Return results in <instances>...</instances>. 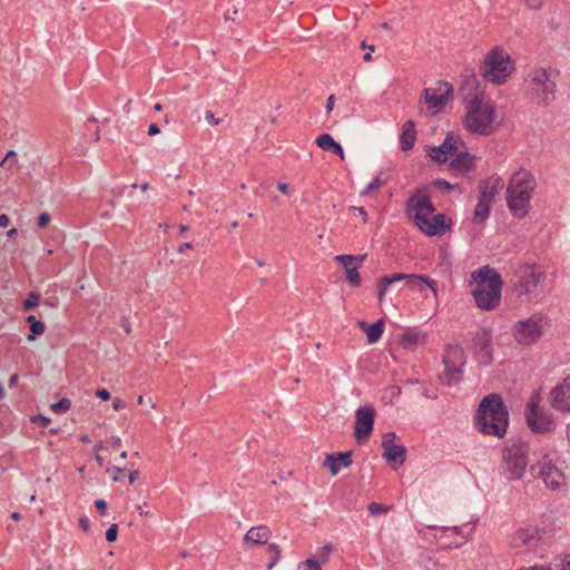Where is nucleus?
Masks as SVG:
<instances>
[{
    "mask_svg": "<svg viewBox=\"0 0 570 570\" xmlns=\"http://www.w3.org/2000/svg\"><path fill=\"white\" fill-rule=\"evenodd\" d=\"M471 294L476 306L483 311H492L499 304V273L489 265L471 273L469 282Z\"/></svg>",
    "mask_w": 570,
    "mask_h": 570,
    "instance_id": "1",
    "label": "nucleus"
},
{
    "mask_svg": "<svg viewBox=\"0 0 570 570\" xmlns=\"http://www.w3.org/2000/svg\"><path fill=\"white\" fill-rule=\"evenodd\" d=\"M535 187L537 180L531 173L520 170L512 175L507 188V205L514 217L522 218L529 213Z\"/></svg>",
    "mask_w": 570,
    "mask_h": 570,
    "instance_id": "2",
    "label": "nucleus"
},
{
    "mask_svg": "<svg viewBox=\"0 0 570 570\" xmlns=\"http://www.w3.org/2000/svg\"><path fill=\"white\" fill-rule=\"evenodd\" d=\"M407 212L420 230L428 236L442 235L448 229L445 225V215H434L435 207L428 195H413L407 202Z\"/></svg>",
    "mask_w": 570,
    "mask_h": 570,
    "instance_id": "3",
    "label": "nucleus"
},
{
    "mask_svg": "<svg viewBox=\"0 0 570 570\" xmlns=\"http://www.w3.org/2000/svg\"><path fill=\"white\" fill-rule=\"evenodd\" d=\"M465 108L464 128L472 134H490L495 110L494 105L485 98L474 97Z\"/></svg>",
    "mask_w": 570,
    "mask_h": 570,
    "instance_id": "4",
    "label": "nucleus"
},
{
    "mask_svg": "<svg viewBox=\"0 0 570 570\" xmlns=\"http://www.w3.org/2000/svg\"><path fill=\"white\" fill-rule=\"evenodd\" d=\"M550 327L548 317L535 314L525 320H520L511 327V336L521 346L537 344Z\"/></svg>",
    "mask_w": 570,
    "mask_h": 570,
    "instance_id": "5",
    "label": "nucleus"
},
{
    "mask_svg": "<svg viewBox=\"0 0 570 570\" xmlns=\"http://www.w3.org/2000/svg\"><path fill=\"white\" fill-rule=\"evenodd\" d=\"M473 422L480 433L499 436V393H491L481 400Z\"/></svg>",
    "mask_w": 570,
    "mask_h": 570,
    "instance_id": "6",
    "label": "nucleus"
},
{
    "mask_svg": "<svg viewBox=\"0 0 570 570\" xmlns=\"http://www.w3.org/2000/svg\"><path fill=\"white\" fill-rule=\"evenodd\" d=\"M528 445L520 440L510 441L503 452V472L510 480L520 479L528 465Z\"/></svg>",
    "mask_w": 570,
    "mask_h": 570,
    "instance_id": "7",
    "label": "nucleus"
},
{
    "mask_svg": "<svg viewBox=\"0 0 570 570\" xmlns=\"http://www.w3.org/2000/svg\"><path fill=\"white\" fill-rule=\"evenodd\" d=\"M543 273L533 265H521L514 275L512 294L517 297H527V302H532L537 296V289L543 279Z\"/></svg>",
    "mask_w": 570,
    "mask_h": 570,
    "instance_id": "8",
    "label": "nucleus"
},
{
    "mask_svg": "<svg viewBox=\"0 0 570 570\" xmlns=\"http://www.w3.org/2000/svg\"><path fill=\"white\" fill-rule=\"evenodd\" d=\"M529 89L538 104L548 106L556 98V82L551 72L544 68H534L529 73Z\"/></svg>",
    "mask_w": 570,
    "mask_h": 570,
    "instance_id": "9",
    "label": "nucleus"
},
{
    "mask_svg": "<svg viewBox=\"0 0 570 570\" xmlns=\"http://www.w3.org/2000/svg\"><path fill=\"white\" fill-rule=\"evenodd\" d=\"M444 371L439 375L441 384L455 385L461 381L462 366L465 364L464 350L459 345H449L443 354Z\"/></svg>",
    "mask_w": 570,
    "mask_h": 570,
    "instance_id": "10",
    "label": "nucleus"
},
{
    "mask_svg": "<svg viewBox=\"0 0 570 570\" xmlns=\"http://www.w3.org/2000/svg\"><path fill=\"white\" fill-rule=\"evenodd\" d=\"M525 422L529 429L537 434L550 433L554 426L553 415L540 406L539 397L532 396L524 411Z\"/></svg>",
    "mask_w": 570,
    "mask_h": 570,
    "instance_id": "11",
    "label": "nucleus"
},
{
    "mask_svg": "<svg viewBox=\"0 0 570 570\" xmlns=\"http://www.w3.org/2000/svg\"><path fill=\"white\" fill-rule=\"evenodd\" d=\"M532 473L542 479L546 487L552 491L566 490L567 482L564 473L549 459L548 454L543 455L542 461L531 465Z\"/></svg>",
    "mask_w": 570,
    "mask_h": 570,
    "instance_id": "12",
    "label": "nucleus"
},
{
    "mask_svg": "<svg viewBox=\"0 0 570 570\" xmlns=\"http://www.w3.org/2000/svg\"><path fill=\"white\" fill-rule=\"evenodd\" d=\"M375 410L373 406H360L355 412L354 438L358 443L368 439L374 426Z\"/></svg>",
    "mask_w": 570,
    "mask_h": 570,
    "instance_id": "13",
    "label": "nucleus"
},
{
    "mask_svg": "<svg viewBox=\"0 0 570 570\" xmlns=\"http://www.w3.org/2000/svg\"><path fill=\"white\" fill-rule=\"evenodd\" d=\"M474 341V356L482 365H489L493 361V348L491 345L492 333L487 328H482L475 333Z\"/></svg>",
    "mask_w": 570,
    "mask_h": 570,
    "instance_id": "14",
    "label": "nucleus"
},
{
    "mask_svg": "<svg viewBox=\"0 0 570 570\" xmlns=\"http://www.w3.org/2000/svg\"><path fill=\"white\" fill-rule=\"evenodd\" d=\"M549 403L558 412L570 413V375L551 389Z\"/></svg>",
    "mask_w": 570,
    "mask_h": 570,
    "instance_id": "15",
    "label": "nucleus"
},
{
    "mask_svg": "<svg viewBox=\"0 0 570 570\" xmlns=\"http://www.w3.org/2000/svg\"><path fill=\"white\" fill-rule=\"evenodd\" d=\"M498 183H499V178H495V179H493V183L490 187L488 186V183H485V186L480 190L479 200L474 208L473 220L475 223H478V224L482 223L489 217L490 204L494 199Z\"/></svg>",
    "mask_w": 570,
    "mask_h": 570,
    "instance_id": "16",
    "label": "nucleus"
},
{
    "mask_svg": "<svg viewBox=\"0 0 570 570\" xmlns=\"http://www.w3.org/2000/svg\"><path fill=\"white\" fill-rule=\"evenodd\" d=\"M460 147L464 148L463 140L453 132H449L440 146L431 148L430 157L436 163L442 164L448 160L449 156L456 153Z\"/></svg>",
    "mask_w": 570,
    "mask_h": 570,
    "instance_id": "17",
    "label": "nucleus"
},
{
    "mask_svg": "<svg viewBox=\"0 0 570 570\" xmlns=\"http://www.w3.org/2000/svg\"><path fill=\"white\" fill-rule=\"evenodd\" d=\"M336 262H338L343 267L345 268V278L346 281L354 287L360 286L361 284V276L358 273V268L362 266L365 255H337L334 258Z\"/></svg>",
    "mask_w": 570,
    "mask_h": 570,
    "instance_id": "18",
    "label": "nucleus"
},
{
    "mask_svg": "<svg viewBox=\"0 0 570 570\" xmlns=\"http://www.w3.org/2000/svg\"><path fill=\"white\" fill-rule=\"evenodd\" d=\"M541 540V534L537 528H521L514 531L510 537L512 549H534Z\"/></svg>",
    "mask_w": 570,
    "mask_h": 570,
    "instance_id": "19",
    "label": "nucleus"
},
{
    "mask_svg": "<svg viewBox=\"0 0 570 570\" xmlns=\"http://www.w3.org/2000/svg\"><path fill=\"white\" fill-rule=\"evenodd\" d=\"M395 433L389 432L383 435L382 448L384 449L383 458L387 462L402 465L406 458V449L403 444L394 443Z\"/></svg>",
    "mask_w": 570,
    "mask_h": 570,
    "instance_id": "20",
    "label": "nucleus"
},
{
    "mask_svg": "<svg viewBox=\"0 0 570 570\" xmlns=\"http://www.w3.org/2000/svg\"><path fill=\"white\" fill-rule=\"evenodd\" d=\"M480 73L487 82L499 85V46H494L480 66Z\"/></svg>",
    "mask_w": 570,
    "mask_h": 570,
    "instance_id": "21",
    "label": "nucleus"
},
{
    "mask_svg": "<svg viewBox=\"0 0 570 570\" xmlns=\"http://www.w3.org/2000/svg\"><path fill=\"white\" fill-rule=\"evenodd\" d=\"M460 95L465 106H468L474 97L485 98L484 91L480 89L479 80L474 75L464 77L460 87Z\"/></svg>",
    "mask_w": 570,
    "mask_h": 570,
    "instance_id": "22",
    "label": "nucleus"
},
{
    "mask_svg": "<svg viewBox=\"0 0 570 570\" xmlns=\"http://www.w3.org/2000/svg\"><path fill=\"white\" fill-rule=\"evenodd\" d=\"M352 464V452H338L327 454L324 461V466L328 468L332 475H336L341 468H347Z\"/></svg>",
    "mask_w": 570,
    "mask_h": 570,
    "instance_id": "23",
    "label": "nucleus"
},
{
    "mask_svg": "<svg viewBox=\"0 0 570 570\" xmlns=\"http://www.w3.org/2000/svg\"><path fill=\"white\" fill-rule=\"evenodd\" d=\"M446 90L443 94H438L436 89L428 88L424 90L425 102L431 108H442L448 102L449 97L452 95V86L448 82L444 83Z\"/></svg>",
    "mask_w": 570,
    "mask_h": 570,
    "instance_id": "24",
    "label": "nucleus"
},
{
    "mask_svg": "<svg viewBox=\"0 0 570 570\" xmlns=\"http://www.w3.org/2000/svg\"><path fill=\"white\" fill-rule=\"evenodd\" d=\"M452 156L454 157L450 161L451 169L464 174L472 168L473 157L468 153V150H460L459 148Z\"/></svg>",
    "mask_w": 570,
    "mask_h": 570,
    "instance_id": "25",
    "label": "nucleus"
},
{
    "mask_svg": "<svg viewBox=\"0 0 570 570\" xmlns=\"http://www.w3.org/2000/svg\"><path fill=\"white\" fill-rule=\"evenodd\" d=\"M272 535L267 525L252 527L244 537L245 543L265 544Z\"/></svg>",
    "mask_w": 570,
    "mask_h": 570,
    "instance_id": "26",
    "label": "nucleus"
},
{
    "mask_svg": "<svg viewBox=\"0 0 570 570\" xmlns=\"http://www.w3.org/2000/svg\"><path fill=\"white\" fill-rule=\"evenodd\" d=\"M416 139L415 124L413 120H406L402 126V134L400 136V148L403 151H409L413 148Z\"/></svg>",
    "mask_w": 570,
    "mask_h": 570,
    "instance_id": "27",
    "label": "nucleus"
},
{
    "mask_svg": "<svg viewBox=\"0 0 570 570\" xmlns=\"http://www.w3.org/2000/svg\"><path fill=\"white\" fill-rule=\"evenodd\" d=\"M360 328L366 334L370 344L376 343L384 332V321L379 320L375 323L368 324L364 321L358 323Z\"/></svg>",
    "mask_w": 570,
    "mask_h": 570,
    "instance_id": "28",
    "label": "nucleus"
},
{
    "mask_svg": "<svg viewBox=\"0 0 570 570\" xmlns=\"http://www.w3.org/2000/svg\"><path fill=\"white\" fill-rule=\"evenodd\" d=\"M316 145L323 150L331 151L340 156L341 159H344L343 147L338 142H336L331 135L323 134L318 136L316 139Z\"/></svg>",
    "mask_w": 570,
    "mask_h": 570,
    "instance_id": "29",
    "label": "nucleus"
},
{
    "mask_svg": "<svg viewBox=\"0 0 570 570\" xmlns=\"http://www.w3.org/2000/svg\"><path fill=\"white\" fill-rule=\"evenodd\" d=\"M424 338L425 335L421 331L416 328H409L402 334L401 344L404 348H413L421 344Z\"/></svg>",
    "mask_w": 570,
    "mask_h": 570,
    "instance_id": "30",
    "label": "nucleus"
},
{
    "mask_svg": "<svg viewBox=\"0 0 570 570\" xmlns=\"http://www.w3.org/2000/svg\"><path fill=\"white\" fill-rule=\"evenodd\" d=\"M423 284L429 286L434 293H436V283L434 279H432L428 275H415V274H409L406 278V285L410 288H420L422 289Z\"/></svg>",
    "mask_w": 570,
    "mask_h": 570,
    "instance_id": "31",
    "label": "nucleus"
},
{
    "mask_svg": "<svg viewBox=\"0 0 570 570\" xmlns=\"http://www.w3.org/2000/svg\"><path fill=\"white\" fill-rule=\"evenodd\" d=\"M26 321L30 326V334L27 336L29 342H33L36 336L41 335L46 331V326L41 321H38L35 315H28Z\"/></svg>",
    "mask_w": 570,
    "mask_h": 570,
    "instance_id": "32",
    "label": "nucleus"
},
{
    "mask_svg": "<svg viewBox=\"0 0 570 570\" xmlns=\"http://www.w3.org/2000/svg\"><path fill=\"white\" fill-rule=\"evenodd\" d=\"M515 70V63L509 55L501 53V83L509 78Z\"/></svg>",
    "mask_w": 570,
    "mask_h": 570,
    "instance_id": "33",
    "label": "nucleus"
},
{
    "mask_svg": "<svg viewBox=\"0 0 570 570\" xmlns=\"http://www.w3.org/2000/svg\"><path fill=\"white\" fill-rule=\"evenodd\" d=\"M442 531L455 535L454 540L448 544L449 547L459 548L466 541V535L463 534L462 528L460 527H443Z\"/></svg>",
    "mask_w": 570,
    "mask_h": 570,
    "instance_id": "34",
    "label": "nucleus"
},
{
    "mask_svg": "<svg viewBox=\"0 0 570 570\" xmlns=\"http://www.w3.org/2000/svg\"><path fill=\"white\" fill-rule=\"evenodd\" d=\"M551 570H570V553L553 557Z\"/></svg>",
    "mask_w": 570,
    "mask_h": 570,
    "instance_id": "35",
    "label": "nucleus"
},
{
    "mask_svg": "<svg viewBox=\"0 0 570 570\" xmlns=\"http://www.w3.org/2000/svg\"><path fill=\"white\" fill-rule=\"evenodd\" d=\"M41 295L37 292H31L28 294V297L22 303L23 311H30L37 307L40 303Z\"/></svg>",
    "mask_w": 570,
    "mask_h": 570,
    "instance_id": "36",
    "label": "nucleus"
},
{
    "mask_svg": "<svg viewBox=\"0 0 570 570\" xmlns=\"http://www.w3.org/2000/svg\"><path fill=\"white\" fill-rule=\"evenodd\" d=\"M71 407V401L68 397L60 399L57 403L50 405L55 413H65Z\"/></svg>",
    "mask_w": 570,
    "mask_h": 570,
    "instance_id": "37",
    "label": "nucleus"
},
{
    "mask_svg": "<svg viewBox=\"0 0 570 570\" xmlns=\"http://www.w3.org/2000/svg\"><path fill=\"white\" fill-rule=\"evenodd\" d=\"M367 509H368L370 514L375 517L379 514L387 513L389 511H391L392 507L383 505V504L376 503V502H371L368 504Z\"/></svg>",
    "mask_w": 570,
    "mask_h": 570,
    "instance_id": "38",
    "label": "nucleus"
},
{
    "mask_svg": "<svg viewBox=\"0 0 570 570\" xmlns=\"http://www.w3.org/2000/svg\"><path fill=\"white\" fill-rule=\"evenodd\" d=\"M386 183V179H383L381 177V174L376 176L365 188L364 193L365 195H370L375 190H379L382 186H384Z\"/></svg>",
    "mask_w": 570,
    "mask_h": 570,
    "instance_id": "39",
    "label": "nucleus"
},
{
    "mask_svg": "<svg viewBox=\"0 0 570 570\" xmlns=\"http://www.w3.org/2000/svg\"><path fill=\"white\" fill-rule=\"evenodd\" d=\"M268 551L273 556L269 563L267 564V569L271 570L275 567V564L278 562V560L281 558V548H279V546H277L275 543H271L268 546Z\"/></svg>",
    "mask_w": 570,
    "mask_h": 570,
    "instance_id": "40",
    "label": "nucleus"
},
{
    "mask_svg": "<svg viewBox=\"0 0 570 570\" xmlns=\"http://www.w3.org/2000/svg\"><path fill=\"white\" fill-rule=\"evenodd\" d=\"M298 568L303 570H322L321 564L315 559H307L298 564Z\"/></svg>",
    "mask_w": 570,
    "mask_h": 570,
    "instance_id": "41",
    "label": "nucleus"
},
{
    "mask_svg": "<svg viewBox=\"0 0 570 570\" xmlns=\"http://www.w3.org/2000/svg\"><path fill=\"white\" fill-rule=\"evenodd\" d=\"M17 154L12 150L8 151L6 157L0 163V166L11 169L13 167V164L16 163Z\"/></svg>",
    "mask_w": 570,
    "mask_h": 570,
    "instance_id": "42",
    "label": "nucleus"
},
{
    "mask_svg": "<svg viewBox=\"0 0 570 570\" xmlns=\"http://www.w3.org/2000/svg\"><path fill=\"white\" fill-rule=\"evenodd\" d=\"M509 412L501 401V438H503L505 433V429L508 426Z\"/></svg>",
    "mask_w": 570,
    "mask_h": 570,
    "instance_id": "43",
    "label": "nucleus"
},
{
    "mask_svg": "<svg viewBox=\"0 0 570 570\" xmlns=\"http://www.w3.org/2000/svg\"><path fill=\"white\" fill-rule=\"evenodd\" d=\"M224 20L225 21H239V10L236 7H233V9H227L224 12Z\"/></svg>",
    "mask_w": 570,
    "mask_h": 570,
    "instance_id": "44",
    "label": "nucleus"
},
{
    "mask_svg": "<svg viewBox=\"0 0 570 570\" xmlns=\"http://www.w3.org/2000/svg\"><path fill=\"white\" fill-rule=\"evenodd\" d=\"M407 275L409 274H403V273H396V274H393V275H385L383 276V282L385 283H390V284H393L395 282H400V281H403L407 278Z\"/></svg>",
    "mask_w": 570,
    "mask_h": 570,
    "instance_id": "45",
    "label": "nucleus"
},
{
    "mask_svg": "<svg viewBox=\"0 0 570 570\" xmlns=\"http://www.w3.org/2000/svg\"><path fill=\"white\" fill-rule=\"evenodd\" d=\"M118 535V525L116 523H112L106 531V540L108 542H114L117 540Z\"/></svg>",
    "mask_w": 570,
    "mask_h": 570,
    "instance_id": "46",
    "label": "nucleus"
},
{
    "mask_svg": "<svg viewBox=\"0 0 570 570\" xmlns=\"http://www.w3.org/2000/svg\"><path fill=\"white\" fill-rule=\"evenodd\" d=\"M107 472L111 474L112 481L117 482V481L121 480V478L124 476L125 469H121L118 466H112L110 469H107Z\"/></svg>",
    "mask_w": 570,
    "mask_h": 570,
    "instance_id": "47",
    "label": "nucleus"
},
{
    "mask_svg": "<svg viewBox=\"0 0 570 570\" xmlns=\"http://www.w3.org/2000/svg\"><path fill=\"white\" fill-rule=\"evenodd\" d=\"M391 285L390 283H385L383 282V276L379 279L377 282V296H379V299L380 302L383 299L386 291H387V286Z\"/></svg>",
    "mask_w": 570,
    "mask_h": 570,
    "instance_id": "48",
    "label": "nucleus"
},
{
    "mask_svg": "<svg viewBox=\"0 0 570 570\" xmlns=\"http://www.w3.org/2000/svg\"><path fill=\"white\" fill-rule=\"evenodd\" d=\"M31 420H32V422L39 424L42 428L48 426V424L51 422V420L49 417H46V416H43L41 414L32 416Z\"/></svg>",
    "mask_w": 570,
    "mask_h": 570,
    "instance_id": "49",
    "label": "nucleus"
},
{
    "mask_svg": "<svg viewBox=\"0 0 570 570\" xmlns=\"http://www.w3.org/2000/svg\"><path fill=\"white\" fill-rule=\"evenodd\" d=\"M50 215L45 212L39 215L37 224L40 228H43L50 223Z\"/></svg>",
    "mask_w": 570,
    "mask_h": 570,
    "instance_id": "50",
    "label": "nucleus"
},
{
    "mask_svg": "<svg viewBox=\"0 0 570 570\" xmlns=\"http://www.w3.org/2000/svg\"><path fill=\"white\" fill-rule=\"evenodd\" d=\"M205 119L213 126H217L220 124L222 119L220 118H216L214 112L212 110H207L205 112Z\"/></svg>",
    "mask_w": 570,
    "mask_h": 570,
    "instance_id": "51",
    "label": "nucleus"
},
{
    "mask_svg": "<svg viewBox=\"0 0 570 570\" xmlns=\"http://www.w3.org/2000/svg\"><path fill=\"white\" fill-rule=\"evenodd\" d=\"M433 185L436 187H441L445 190H451L453 188V185H451L445 179H436V180H434Z\"/></svg>",
    "mask_w": 570,
    "mask_h": 570,
    "instance_id": "52",
    "label": "nucleus"
},
{
    "mask_svg": "<svg viewBox=\"0 0 570 570\" xmlns=\"http://www.w3.org/2000/svg\"><path fill=\"white\" fill-rule=\"evenodd\" d=\"M96 395L101 399L102 401H108L110 400L111 395H110V392L106 389H99L97 390L96 392Z\"/></svg>",
    "mask_w": 570,
    "mask_h": 570,
    "instance_id": "53",
    "label": "nucleus"
},
{
    "mask_svg": "<svg viewBox=\"0 0 570 570\" xmlns=\"http://www.w3.org/2000/svg\"><path fill=\"white\" fill-rule=\"evenodd\" d=\"M525 4L530 9H540L542 7L543 0H524Z\"/></svg>",
    "mask_w": 570,
    "mask_h": 570,
    "instance_id": "54",
    "label": "nucleus"
},
{
    "mask_svg": "<svg viewBox=\"0 0 570 570\" xmlns=\"http://www.w3.org/2000/svg\"><path fill=\"white\" fill-rule=\"evenodd\" d=\"M125 406H126V403L121 399L116 397L112 401V407L116 411L122 410V409H125Z\"/></svg>",
    "mask_w": 570,
    "mask_h": 570,
    "instance_id": "55",
    "label": "nucleus"
},
{
    "mask_svg": "<svg viewBox=\"0 0 570 570\" xmlns=\"http://www.w3.org/2000/svg\"><path fill=\"white\" fill-rule=\"evenodd\" d=\"M95 507L101 511V513L104 514L106 509H107V503L105 500L102 499H98L95 501Z\"/></svg>",
    "mask_w": 570,
    "mask_h": 570,
    "instance_id": "56",
    "label": "nucleus"
},
{
    "mask_svg": "<svg viewBox=\"0 0 570 570\" xmlns=\"http://www.w3.org/2000/svg\"><path fill=\"white\" fill-rule=\"evenodd\" d=\"M335 96L331 95L326 100V112L330 114L334 108Z\"/></svg>",
    "mask_w": 570,
    "mask_h": 570,
    "instance_id": "57",
    "label": "nucleus"
},
{
    "mask_svg": "<svg viewBox=\"0 0 570 570\" xmlns=\"http://www.w3.org/2000/svg\"><path fill=\"white\" fill-rule=\"evenodd\" d=\"M332 552V547L331 546H324L321 550V557L323 558L324 561L327 560L330 553Z\"/></svg>",
    "mask_w": 570,
    "mask_h": 570,
    "instance_id": "58",
    "label": "nucleus"
},
{
    "mask_svg": "<svg viewBox=\"0 0 570 570\" xmlns=\"http://www.w3.org/2000/svg\"><path fill=\"white\" fill-rule=\"evenodd\" d=\"M79 525L83 531H87L90 527V522L88 518H80L79 519Z\"/></svg>",
    "mask_w": 570,
    "mask_h": 570,
    "instance_id": "59",
    "label": "nucleus"
},
{
    "mask_svg": "<svg viewBox=\"0 0 570 570\" xmlns=\"http://www.w3.org/2000/svg\"><path fill=\"white\" fill-rule=\"evenodd\" d=\"M519 570H551V562L549 563L548 567H543V566H533V567H527V568H521Z\"/></svg>",
    "mask_w": 570,
    "mask_h": 570,
    "instance_id": "60",
    "label": "nucleus"
},
{
    "mask_svg": "<svg viewBox=\"0 0 570 570\" xmlns=\"http://www.w3.org/2000/svg\"><path fill=\"white\" fill-rule=\"evenodd\" d=\"M10 223L9 217L6 214L0 215V227L6 228Z\"/></svg>",
    "mask_w": 570,
    "mask_h": 570,
    "instance_id": "61",
    "label": "nucleus"
},
{
    "mask_svg": "<svg viewBox=\"0 0 570 570\" xmlns=\"http://www.w3.org/2000/svg\"><path fill=\"white\" fill-rule=\"evenodd\" d=\"M138 478H139V471L138 470L131 471L128 475L129 483L132 484Z\"/></svg>",
    "mask_w": 570,
    "mask_h": 570,
    "instance_id": "62",
    "label": "nucleus"
},
{
    "mask_svg": "<svg viewBox=\"0 0 570 570\" xmlns=\"http://www.w3.org/2000/svg\"><path fill=\"white\" fill-rule=\"evenodd\" d=\"M159 132V127L156 124H151L148 128V135L154 136Z\"/></svg>",
    "mask_w": 570,
    "mask_h": 570,
    "instance_id": "63",
    "label": "nucleus"
},
{
    "mask_svg": "<svg viewBox=\"0 0 570 570\" xmlns=\"http://www.w3.org/2000/svg\"><path fill=\"white\" fill-rule=\"evenodd\" d=\"M277 188L283 194H288V186L285 183H278Z\"/></svg>",
    "mask_w": 570,
    "mask_h": 570,
    "instance_id": "64",
    "label": "nucleus"
}]
</instances>
